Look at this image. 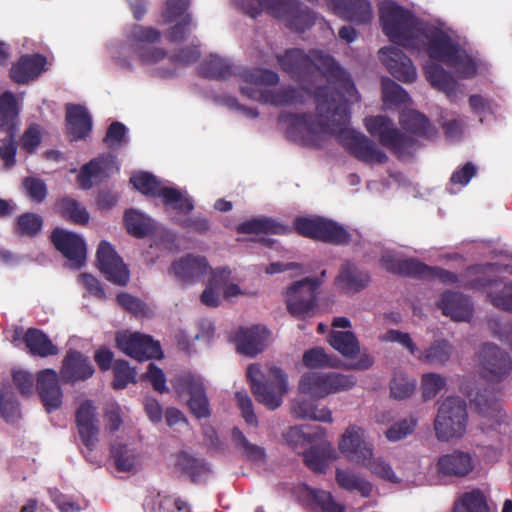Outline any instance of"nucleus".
Returning <instances> with one entry per match:
<instances>
[{
  "mask_svg": "<svg viewBox=\"0 0 512 512\" xmlns=\"http://www.w3.org/2000/svg\"><path fill=\"white\" fill-rule=\"evenodd\" d=\"M330 96L328 87H316L313 93L316 116L311 113L283 112L279 121L288 124L287 137L302 146L319 148L322 134L337 137L345 149L365 163L386 162L387 155L365 135L349 129L350 110L348 96Z\"/></svg>",
  "mask_w": 512,
  "mask_h": 512,
  "instance_id": "nucleus-1",
  "label": "nucleus"
},
{
  "mask_svg": "<svg viewBox=\"0 0 512 512\" xmlns=\"http://www.w3.org/2000/svg\"><path fill=\"white\" fill-rule=\"evenodd\" d=\"M276 58L281 70L293 81L310 84L321 73L329 84L324 87L330 89V95L336 98L338 95L348 96L352 102L360 100L351 75L331 55L317 49L306 53L299 48H290Z\"/></svg>",
  "mask_w": 512,
  "mask_h": 512,
  "instance_id": "nucleus-2",
  "label": "nucleus"
},
{
  "mask_svg": "<svg viewBox=\"0 0 512 512\" xmlns=\"http://www.w3.org/2000/svg\"><path fill=\"white\" fill-rule=\"evenodd\" d=\"M241 5L243 11L252 18L265 10L275 18L284 20L287 28L299 33L315 23L312 11L295 0H242Z\"/></svg>",
  "mask_w": 512,
  "mask_h": 512,
  "instance_id": "nucleus-3",
  "label": "nucleus"
},
{
  "mask_svg": "<svg viewBox=\"0 0 512 512\" xmlns=\"http://www.w3.org/2000/svg\"><path fill=\"white\" fill-rule=\"evenodd\" d=\"M379 19L384 34L392 43L404 48L419 47L417 19L409 10L392 0H382L379 4Z\"/></svg>",
  "mask_w": 512,
  "mask_h": 512,
  "instance_id": "nucleus-4",
  "label": "nucleus"
},
{
  "mask_svg": "<svg viewBox=\"0 0 512 512\" xmlns=\"http://www.w3.org/2000/svg\"><path fill=\"white\" fill-rule=\"evenodd\" d=\"M246 376L252 393L259 403L270 410H274L282 404V397L287 392V377L282 369L275 366L269 368L265 381H261L260 366L251 364L247 368Z\"/></svg>",
  "mask_w": 512,
  "mask_h": 512,
  "instance_id": "nucleus-5",
  "label": "nucleus"
},
{
  "mask_svg": "<svg viewBox=\"0 0 512 512\" xmlns=\"http://www.w3.org/2000/svg\"><path fill=\"white\" fill-rule=\"evenodd\" d=\"M468 423L467 405L460 397L449 396L440 404L434 420L439 441L448 442L463 437Z\"/></svg>",
  "mask_w": 512,
  "mask_h": 512,
  "instance_id": "nucleus-6",
  "label": "nucleus"
},
{
  "mask_svg": "<svg viewBox=\"0 0 512 512\" xmlns=\"http://www.w3.org/2000/svg\"><path fill=\"white\" fill-rule=\"evenodd\" d=\"M293 228L302 237L333 245H348L351 234L341 224L322 216H297Z\"/></svg>",
  "mask_w": 512,
  "mask_h": 512,
  "instance_id": "nucleus-7",
  "label": "nucleus"
},
{
  "mask_svg": "<svg viewBox=\"0 0 512 512\" xmlns=\"http://www.w3.org/2000/svg\"><path fill=\"white\" fill-rule=\"evenodd\" d=\"M356 384L353 375L338 372H306L301 376L298 389L315 399H323L331 394L351 389Z\"/></svg>",
  "mask_w": 512,
  "mask_h": 512,
  "instance_id": "nucleus-8",
  "label": "nucleus"
},
{
  "mask_svg": "<svg viewBox=\"0 0 512 512\" xmlns=\"http://www.w3.org/2000/svg\"><path fill=\"white\" fill-rule=\"evenodd\" d=\"M365 127L373 137H378L382 146L390 149L397 156L411 154L416 146V139L402 133L386 115L366 117Z\"/></svg>",
  "mask_w": 512,
  "mask_h": 512,
  "instance_id": "nucleus-9",
  "label": "nucleus"
},
{
  "mask_svg": "<svg viewBox=\"0 0 512 512\" xmlns=\"http://www.w3.org/2000/svg\"><path fill=\"white\" fill-rule=\"evenodd\" d=\"M320 285V279L311 277L294 282L286 291L287 311L298 319L313 317Z\"/></svg>",
  "mask_w": 512,
  "mask_h": 512,
  "instance_id": "nucleus-10",
  "label": "nucleus"
},
{
  "mask_svg": "<svg viewBox=\"0 0 512 512\" xmlns=\"http://www.w3.org/2000/svg\"><path fill=\"white\" fill-rule=\"evenodd\" d=\"M171 385L179 397L189 396L187 406L197 419L209 418L211 409L201 377L191 373L177 375Z\"/></svg>",
  "mask_w": 512,
  "mask_h": 512,
  "instance_id": "nucleus-11",
  "label": "nucleus"
},
{
  "mask_svg": "<svg viewBox=\"0 0 512 512\" xmlns=\"http://www.w3.org/2000/svg\"><path fill=\"white\" fill-rule=\"evenodd\" d=\"M75 424L79 438L85 447L84 456L95 463L92 452L99 442L100 423L98 420L97 408L92 400H85L78 406L75 412Z\"/></svg>",
  "mask_w": 512,
  "mask_h": 512,
  "instance_id": "nucleus-12",
  "label": "nucleus"
},
{
  "mask_svg": "<svg viewBox=\"0 0 512 512\" xmlns=\"http://www.w3.org/2000/svg\"><path fill=\"white\" fill-rule=\"evenodd\" d=\"M115 343L120 351L140 362L161 359L163 356L159 342L154 341L151 336L139 332L117 333Z\"/></svg>",
  "mask_w": 512,
  "mask_h": 512,
  "instance_id": "nucleus-13",
  "label": "nucleus"
},
{
  "mask_svg": "<svg viewBox=\"0 0 512 512\" xmlns=\"http://www.w3.org/2000/svg\"><path fill=\"white\" fill-rule=\"evenodd\" d=\"M512 369L510 355L497 345L485 343L480 351L481 376L490 382H500Z\"/></svg>",
  "mask_w": 512,
  "mask_h": 512,
  "instance_id": "nucleus-14",
  "label": "nucleus"
},
{
  "mask_svg": "<svg viewBox=\"0 0 512 512\" xmlns=\"http://www.w3.org/2000/svg\"><path fill=\"white\" fill-rule=\"evenodd\" d=\"M96 262L105 278L119 286H126L130 271L114 247L107 241H101L96 251Z\"/></svg>",
  "mask_w": 512,
  "mask_h": 512,
  "instance_id": "nucleus-15",
  "label": "nucleus"
},
{
  "mask_svg": "<svg viewBox=\"0 0 512 512\" xmlns=\"http://www.w3.org/2000/svg\"><path fill=\"white\" fill-rule=\"evenodd\" d=\"M54 247L70 262V266L79 269L86 262V245L81 236L62 228H55L50 236Z\"/></svg>",
  "mask_w": 512,
  "mask_h": 512,
  "instance_id": "nucleus-16",
  "label": "nucleus"
},
{
  "mask_svg": "<svg viewBox=\"0 0 512 512\" xmlns=\"http://www.w3.org/2000/svg\"><path fill=\"white\" fill-rule=\"evenodd\" d=\"M339 450L350 461L366 464L373 456L372 445L365 440V431L357 425H349L338 444Z\"/></svg>",
  "mask_w": 512,
  "mask_h": 512,
  "instance_id": "nucleus-17",
  "label": "nucleus"
},
{
  "mask_svg": "<svg viewBox=\"0 0 512 512\" xmlns=\"http://www.w3.org/2000/svg\"><path fill=\"white\" fill-rule=\"evenodd\" d=\"M380 60L390 74L403 83L416 80L417 72L412 60L397 47H383L378 52Z\"/></svg>",
  "mask_w": 512,
  "mask_h": 512,
  "instance_id": "nucleus-18",
  "label": "nucleus"
},
{
  "mask_svg": "<svg viewBox=\"0 0 512 512\" xmlns=\"http://www.w3.org/2000/svg\"><path fill=\"white\" fill-rule=\"evenodd\" d=\"M95 369L83 353L69 349L62 360L60 378L65 384L86 381L93 376Z\"/></svg>",
  "mask_w": 512,
  "mask_h": 512,
  "instance_id": "nucleus-19",
  "label": "nucleus"
},
{
  "mask_svg": "<svg viewBox=\"0 0 512 512\" xmlns=\"http://www.w3.org/2000/svg\"><path fill=\"white\" fill-rule=\"evenodd\" d=\"M118 170L116 157L110 153L103 154L81 167L77 181L82 189L88 190L93 186V180H102Z\"/></svg>",
  "mask_w": 512,
  "mask_h": 512,
  "instance_id": "nucleus-20",
  "label": "nucleus"
},
{
  "mask_svg": "<svg viewBox=\"0 0 512 512\" xmlns=\"http://www.w3.org/2000/svg\"><path fill=\"white\" fill-rule=\"evenodd\" d=\"M36 388L45 410L50 413L62 405L63 393L58 374L53 369H44L37 374Z\"/></svg>",
  "mask_w": 512,
  "mask_h": 512,
  "instance_id": "nucleus-21",
  "label": "nucleus"
},
{
  "mask_svg": "<svg viewBox=\"0 0 512 512\" xmlns=\"http://www.w3.org/2000/svg\"><path fill=\"white\" fill-rule=\"evenodd\" d=\"M209 269L210 266L205 257L187 254L172 263L170 272L179 281L191 284L201 281Z\"/></svg>",
  "mask_w": 512,
  "mask_h": 512,
  "instance_id": "nucleus-22",
  "label": "nucleus"
},
{
  "mask_svg": "<svg viewBox=\"0 0 512 512\" xmlns=\"http://www.w3.org/2000/svg\"><path fill=\"white\" fill-rule=\"evenodd\" d=\"M438 307L443 315L457 322H468L473 317L474 308L470 297L460 292H443L438 301Z\"/></svg>",
  "mask_w": 512,
  "mask_h": 512,
  "instance_id": "nucleus-23",
  "label": "nucleus"
},
{
  "mask_svg": "<svg viewBox=\"0 0 512 512\" xmlns=\"http://www.w3.org/2000/svg\"><path fill=\"white\" fill-rule=\"evenodd\" d=\"M269 331L260 325L241 327L235 333L234 342L240 354L254 357L265 348Z\"/></svg>",
  "mask_w": 512,
  "mask_h": 512,
  "instance_id": "nucleus-24",
  "label": "nucleus"
},
{
  "mask_svg": "<svg viewBox=\"0 0 512 512\" xmlns=\"http://www.w3.org/2000/svg\"><path fill=\"white\" fill-rule=\"evenodd\" d=\"M370 275L367 271L359 269L354 263L346 261L342 264L335 285L345 294L358 293L368 286Z\"/></svg>",
  "mask_w": 512,
  "mask_h": 512,
  "instance_id": "nucleus-25",
  "label": "nucleus"
},
{
  "mask_svg": "<svg viewBox=\"0 0 512 512\" xmlns=\"http://www.w3.org/2000/svg\"><path fill=\"white\" fill-rule=\"evenodd\" d=\"M474 469L472 456L460 450L445 454L437 461V471L441 475L453 477H465Z\"/></svg>",
  "mask_w": 512,
  "mask_h": 512,
  "instance_id": "nucleus-26",
  "label": "nucleus"
},
{
  "mask_svg": "<svg viewBox=\"0 0 512 512\" xmlns=\"http://www.w3.org/2000/svg\"><path fill=\"white\" fill-rule=\"evenodd\" d=\"M66 126L72 141L82 140L92 130V119L85 107L78 104H67Z\"/></svg>",
  "mask_w": 512,
  "mask_h": 512,
  "instance_id": "nucleus-27",
  "label": "nucleus"
},
{
  "mask_svg": "<svg viewBox=\"0 0 512 512\" xmlns=\"http://www.w3.org/2000/svg\"><path fill=\"white\" fill-rule=\"evenodd\" d=\"M46 65V58L40 54L24 55L10 69V77L17 84H26L38 77Z\"/></svg>",
  "mask_w": 512,
  "mask_h": 512,
  "instance_id": "nucleus-28",
  "label": "nucleus"
},
{
  "mask_svg": "<svg viewBox=\"0 0 512 512\" xmlns=\"http://www.w3.org/2000/svg\"><path fill=\"white\" fill-rule=\"evenodd\" d=\"M335 14L356 23H368L372 19V6L368 0H333Z\"/></svg>",
  "mask_w": 512,
  "mask_h": 512,
  "instance_id": "nucleus-29",
  "label": "nucleus"
},
{
  "mask_svg": "<svg viewBox=\"0 0 512 512\" xmlns=\"http://www.w3.org/2000/svg\"><path fill=\"white\" fill-rule=\"evenodd\" d=\"M428 44L426 52L433 60H438L448 64L450 59L457 53L460 45L454 41L448 34L436 30L427 36Z\"/></svg>",
  "mask_w": 512,
  "mask_h": 512,
  "instance_id": "nucleus-30",
  "label": "nucleus"
},
{
  "mask_svg": "<svg viewBox=\"0 0 512 512\" xmlns=\"http://www.w3.org/2000/svg\"><path fill=\"white\" fill-rule=\"evenodd\" d=\"M426 79L432 87L442 91L454 101L459 92V84L441 65L431 62L424 66Z\"/></svg>",
  "mask_w": 512,
  "mask_h": 512,
  "instance_id": "nucleus-31",
  "label": "nucleus"
},
{
  "mask_svg": "<svg viewBox=\"0 0 512 512\" xmlns=\"http://www.w3.org/2000/svg\"><path fill=\"white\" fill-rule=\"evenodd\" d=\"M175 467L188 476L192 483H199L211 473V467L205 459L197 458L185 451L177 453Z\"/></svg>",
  "mask_w": 512,
  "mask_h": 512,
  "instance_id": "nucleus-32",
  "label": "nucleus"
},
{
  "mask_svg": "<svg viewBox=\"0 0 512 512\" xmlns=\"http://www.w3.org/2000/svg\"><path fill=\"white\" fill-rule=\"evenodd\" d=\"M29 353L33 356L45 358L48 356L57 355L59 349L50 338L40 329L28 328L23 336Z\"/></svg>",
  "mask_w": 512,
  "mask_h": 512,
  "instance_id": "nucleus-33",
  "label": "nucleus"
},
{
  "mask_svg": "<svg viewBox=\"0 0 512 512\" xmlns=\"http://www.w3.org/2000/svg\"><path fill=\"white\" fill-rule=\"evenodd\" d=\"M380 264L391 274L412 278H417L419 268H423L418 259H400L390 251L382 254Z\"/></svg>",
  "mask_w": 512,
  "mask_h": 512,
  "instance_id": "nucleus-34",
  "label": "nucleus"
},
{
  "mask_svg": "<svg viewBox=\"0 0 512 512\" xmlns=\"http://www.w3.org/2000/svg\"><path fill=\"white\" fill-rule=\"evenodd\" d=\"M198 74L203 78L227 81L235 72L227 59L211 54L198 66Z\"/></svg>",
  "mask_w": 512,
  "mask_h": 512,
  "instance_id": "nucleus-35",
  "label": "nucleus"
},
{
  "mask_svg": "<svg viewBox=\"0 0 512 512\" xmlns=\"http://www.w3.org/2000/svg\"><path fill=\"white\" fill-rule=\"evenodd\" d=\"M57 213L66 221L77 225H86L89 222V213L84 205L71 196H63L56 200Z\"/></svg>",
  "mask_w": 512,
  "mask_h": 512,
  "instance_id": "nucleus-36",
  "label": "nucleus"
},
{
  "mask_svg": "<svg viewBox=\"0 0 512 512\" xmlns=\"http://www.w3.org/2000/svg\"><path fill=\"white\" fill-rule=\"evenodd\" d=\"M261 96V103L276 107L305 103L303 93L292 86L278 89H264V93L261 94Z\"/></svg>",
  "mask_w": 512,
  "mask_h": 512,
  "instance_id": "nucleus-37",
  "label": "nucleus"
},
{
  "mask_svg": "<svg viewBox=\"0 0 512 512\" xmlns=\"http://www.w3.org/2000/svg\"><path fill=\"white\" fill-rule=\"evenodd\" d=\"M402 128L409 133L430 138L435 129L431 126L429 119L416 110L402 112L399 117Z\"/></svg>",
  "mask_w": 512,
  "mask_h": 512,
  "instance_id": "nucleus-38",
  "label": "nucleus"
},
{
  "mask_svg": "<svg viewBox=\"0 0 512 512\" xmlns=\"http://www.w3.org/2000/svg\"><path fill=\"white\" fill-rule=\"evenodd\" d=\"M305 491L311 510L315 512H346V507L337 503L330 492L311 487H306Z\"/></svg>",
  "mask_w": 512,
  "mask_h": 512,
  "instance_id": "nucleus-39",
  "label": "nucleus"
},
{
  "mask_svg": "<svg viewBox=\"0 0 512 512\" xmlns=\"http://www.w3.org/2000/svg\"><path fill=\"white\" fill-rule=\"evenodd\" d=\"M19 110L17 100L10 91L0 95V129L4 131L18 130Z\"/></svg>",
  "mask_w": 512,
  "mask_h": 512,
  "instance_id": "nucleus-40",
  "label": "nucleus"
},
{
  "mask_svg": "<svg viewBox=\"0 0 512 512\" xmlns=\"http://www.w3.org/2000/svg\"><path fill=\"white\" fill-rule=\"evenodd\" d=\"M241 234H287L289 228L271 218H253L240 223L236 228Z\"/></svg>",
  "mask_w": 512,
  "mask_h": 512,
  "instance_id": "nucleus-41",
  "label": "nucleus"
},
{
  "mask_svg": "<svg viewBox=\"0 0 512 512\" xmlns=\"http://www.w3.org/2000/svg\"><path fill=\"white\" fill-rule=\"evenodd\" d=\"M124 224L127 232L136 238H144L154 232L151 219L133 208L125 211Z\"/></svg>",
  "mask_w": 512,
  "mask_h": 512,
  "instance_id": "nucleus-42",
  "label": "nucleus"
},
{
  "mask_svg": "<svg viewBox=\"0 0 512 512\" xmlns=\"http://www.w3.org/2000/svg\"><path fill=\"white\" fill-rule=\"evenodd\" d=\"M292 413L298 419H311L325 423L333 422L332 412L329 408L318 409L311 400L307 399L294 401Z\"/></svg>",
  "mask_w": 512,
  "mask_h": 512,
  "instance_id": "nucleus-43",
  "label": "nucleus"
},
{
  "mask_svg": "<svg viewBox=\"0 0 512 512\" xmlns=\"http://www.w3.org/2000/svg\"><path fill=\"white\" fill-rule=\"evenodd\" d=\"M330 345L346 358H354L360 353V344L351 331H332L328 336Z\"/></svg>",
  "mask_w": 512,
  "mask_h": 512,
  "instance_id": "nucleus-44",
  "label": "nucleus"
},
{
  "mask_svg": "<svg viewBox=\"0 0 512 512\" xmlns=\"http://www.w3.org/2000/svg\"><path fill=\"white\" fill-rule=\"evenodd\" d=\"M231 438L235 448L241 452L246 460L255 463L264 462L266 460L265 449L251 443L238 427H234L231 430Z\"/></svg>",
  "mask_w": 512,
  "mask_h": 512,
  "instance_id": "nucleus-45",
  "label": "nucleus"
},
{
  "mask_svg": "<svg viewBox=\"0 0 512 512\" xmlns=\"http://www.w3.org/2000/svg\"><path fill=\"white\" fill-rule=\"evenodd\" d=\"M231 438L235 448L241 452L246 460L255 463L264 462L266 460L265 449L251 443L238 427H234L231 430Z\"/></svg>",
  "mask_w": 512,
  "mask_h": 512,
  "instance_id": "nucleus-46",
  "label": "nucleus"
},
{
  "mask_svg": "<svg viewBox=\"0 0 512 512\" xmlns=\"http://www.w3.org/2000/svg\"><path fill=\"white\" fill-rule=\"evenodd\" d=\"M453 350V346L448 340H435L420 353L419 359L432 365H444L451 358Z\"/></svg>",
  "mask_w": 512,
  "mask_h": 512,
  "instance_id": "nucleus-47",
  "label": "nucleus"
},
{
  "mask_svg": "<svg viewBox=\"0 0 512 512\" xmlns=\"http://www.w3.org/2000/svg\"><path fill=\"white\" fill-rule=\"evenodd\" d=\"M336 482L344 490L358 491L361 496L369 497L372 492V484L359 475L343 469L336 470Z\"/></svg>",
  "mask_w": 512,
  "mask_h": 512,
  "instance_id": "nucleus-48",
  "label": "nucleus"
},
{
  "mask_svg": "<svg viewBox=\"0 0 512 512\" xmlns=\"http://www.w3.org/2000/svg\"><path fill=\"white\" fill-rule=\"evenodd\" d=\"M159 198L165 207H170L184 215H188L194 209L192 198L174 187L165 186Z\"/></svg>",
  "mask_w": 512,
  "mask_h": 512,
  "instance_id": "nucleus-49",
  "label": "nucleus"
},
{
  "mask_svg": "<svg viewBox=\"0 0 512 512\" xmlns=\"http://www.w3.org/2000/svg\"><path fill=\"white\" fill-rule=\"evenodd\" d=\"M470 405L484 417L497 418L500 413V404L494 393L488 389L477 391L476 394L471 397Z\"/></svg>",
  "mask_w": 512,
  "mask_h": 512,
  "instance_id": "nucleus-50",
  "label": "nucleus"
},
{
  "mask_svg": "<svg viewBox=\"0 0 512 512\" xmlns=\"http://www.w3.org/2000/svg\"><path fill=\"white\" fill-rule=\"evenodd\" d=\"M302 361L303 364L309 369L326 367L338 368L341 364V360L339 358L327 354L322 347H315L306 350L303 354Z\"/></svg>",
  "mask_w": 512,
  "mask_h": 512,
  "instance_id": "nucleus-51",
  "label": "nucleus"
},
{
  "mask_svg": "<svg viewBox=\"0 0 512 512\" xmlns=\"http://www.w3.org/2000/svg\"><path fill=\"white\" fill-rule=\"evenodd\" d=\"M453 512H489L486 497L480 489L464 493L454 504Z\"/></svg>",
  "mask_w": 512,
  "mask_h": 512,
  "instance_id": "nucleus-52",
  "label": "nucleus"
},
{
  "mask_svg": "<svg viewBox=\"0 0 512 512\" xmlns=\"http://www.w3.org/2000/svg\"><path fill=\"white\" fill-rule=\"evenodd\" d=\"M43 227V218L33 212L19 215L14 224L13 231L21 237L33 238L40 233Z\"/></svg>",
  "mask_w": 512,
  "mask_h": 512,
  "instance_id": "nucleus-53",
  "label": "nucleus"
},
{
  "mask_svg": "<svg viewBox=\"0 0 512 512\" xmlns=\"http://www.w3.org/2000/svg\"><path fill=\"white\" fill-rule=\"evenodd\" d=\"M133 187L148 197H160L165 186L161 185V181L149 172H139L130 178Z\"/></svg>",
  "mask_w": 512,
  "mask_h": 512,
  "instance_id": "nucleus-54",
  "label": "nucleus"
},
{
  "mask_svg": "<svg viewBox=\"0 0 512 512\" xmlns=\"http://www.w3.org/2000/svg\"><path fill=\"white\" fill-rule=\"evenodd\" d=\"M240 77L247 84L255 86H276L279 83V76L269 69L250 68L240 73Z\"/></svg>",
  "mask_w": 512,
  "mask_h": 512,
  "instance_id": "nucleus-55",
  "label": "nucleus"
},
{
  "mask_svg": "<svg viewBox=\"0 0 512 512\" xmlns=\"http://www.w3.org/2000/svg\"><path fill=\"white\" fill-rule=\"evenodd\" d=\"M114 379L112 387L117 390L126 388L130 383H136V370L129 365V362L123 359L114 361L113 364Z\"/></svg>",
  "mask_w": 512,
  "mask_h": 512,
  "instance_id": "nucleus-56",
  "label": "nucleus"
},
{
  "mask_svg": "<svg viewBox=\"0 0 512 512\" xmlns=\"http://www.w3.org/2000/svg\"><path fill=\"white\" fill-rule=\"evenodd\" d=\"M382 99L386 104L402 105L409 101V95L401 85L392 79L383 78Z\"/></svg>",
  "mask_w": 512,
  "mask_h": 512,
  "instance_id": "nucleus-57",
  "label": "nucleus"
},
{
  "mask_svg": "<svg viewBox=\"0 0 512 512\" xmlns=\"http://www.w3.org/2000/svg\"><path fill=\"white\" fill-rule=\"evenodd\" d=\"M447 66L453 68L463 78H471L477 73L475 61L461 47L457 49V53L450 59Z\"/></svg>",
  "mask_w": 512,
  "mask_h": 512,
  "instance_id": "nucleus-58",
  "label": "nucleus"
},
{
  "mask_svg": "<svg viewBox=\"0 0 512 512\" xmlns=\"http://www.w3.org/2000/svg\"><path fill=\"white\" fill-rule=\"evenodd\" d=\"M110 451L118 471L129 472L133 469L135 465V455L125 444L113 443Z\"/></svg>",
  "mask_w": 512,
  "mask_h": 512,
  "instance_id": "nucleus-59",
  "label": "nucleus"
},
{
  "mask_svg": "<svg viewBox=\"0 0 512 512\" xmlns=\"http://www.w3.org/2000/svg\"><path fill=\"white\" fill-rule=\"evenodd\" d=\"M305 465L316 473L325 472L328 466V451L325 448L312 446L303 454Z\"/></svg>",
  "mask_w": 512,
  "mask_h": 512,
  "instance_id": "nucleus-60",
  "label": "nucleus"
},
{
  "mask_svg": "<svg viewBox=\"0 0 512 512\" xmlns=\"http://www.w3.org/2000/svg\"><path fill=\"white\" fill-rule=\"evenodd\" d=\"M421 266L423 268H419L417 278L419 279H439L442 283L446 285L455 284L459 281L458 275L449 270L440 268V267H432L428 266L421 262Z\"/></svg>",
  "mask_w": 512,
  "mask_h": 512,
  "instance_id": "nucleus-61",
  "label": "nucleus"
},
{
  "mask_svg": "<svg viewBox=\"0 0 512 512\" xmlns=\"http://www.w3.org/2000/svg\"><path fill=\"white\" fill-rule=\"evenodd\" d=\"M42 142V131L39 124H30L20 137L19 144L27 154H33Z\"/></svg>",
  "mask_w": 512,
  "mask_h": 512,
  "instance_id": "nucleus-62",
  "label": "nucleus"
},
{
  "mask_svg": "<svg viewBox=\"0 0 512 512\" xmlns=\"http://www.w3.org/2000/svg\"><path fill=\"white\" fill-rule=\"evenodd\" d=\"M488 298L497 309L512 312V281L505 282L499 290L488 293Z\"/></svg>",
  "mask_w": 512,
  "mask_h": 512,
  "instance_id": "nucleus-63",
  "label": "nucleus"
},
{
  "mask_svg": "<svg viewBox=\"0 0 512 512\" xmlns=\"http://www.w3.org/2000/svg\"><path fill=\"white\" fill-rule=\"evenodd\" d=\"M446 385V380L439 374L427 373L422 376L421 390L424 400L433 399Z\"/></svg>",
  "mask_w": 512,
  "mask_h": 512,
  "instance_id": "nucleus-64",
  "label": "nucleus"
}]
</instances>
